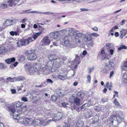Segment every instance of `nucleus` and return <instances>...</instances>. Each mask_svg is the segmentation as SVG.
<instances>
[{"label":"nucleus","mask_w":127,"mask_h":127,"mask_svg":"<svg viewBox=\"0 0 127 127\" xmlns=\"http://www.w3.org/2000/svg\"><path fill=\"white\" fill-rule=\"evenodd\" d=\"M22 105V102L20 101H16L13 103V105H9L8 106L9 111L10 112L11 118L13 119H17L19 117L20 114L15 109V107H19Z\"/></svg>","instance_id":"obj_1"},{"label":"nucleus","mask_w":127,"mask_h":127,"mask_svg":"<svg viewBox=\"0 0 127 127\" xmlns=\"http://www.w3.org/2000/svg\"><path fill=\"white\" fill-rule=\"evenodd\" d=\"M89 33L83 34L81 33H77L75 35V38L76 41L79 43L81 42L84 43L85 40H88L90 38Z\"/></svg>","instance_id":"obj_2"},{"label":"nucleus","mask_w":127,"mask_h":127,"mask_svg":"<svg viewBox=\"0 0 127 127\" xmlns=\"http://www.w3.org/2000/svg\"><path fill=\"white\" fill-rule=\"evenodd\" d=\"M35 51L34 50L26 51V53L29 54L27 57L28 60L31 61H33L35 60L37 58L36 55L33 53Z\"/></svg>","instance_id":"obj_3"},{"label":"nucleus","mask_w":127,"mask_h":127,"mask_svg":"<svg viewBox=\"0 0 127 127\" xmlns=\"http://www.w3.org/2000/svg\"><path fill=\"white\" fill-rule=\"evenodd\" d=\"M20 115L19 118L17 119H14L15 120H17V122L18 123L23 124L25 125H28L29 123L31 122L32 120V119L30 118H25L24 119L20 118Z\"/></svg>","instance_id":"obj_4"},{"label":"nucleus","mask_w":127,"mask_h":127,"mask_svg":"<svg viewBox=\"0 0 127 127\" xmlns=\"http://www.w3.org/2000/svg\"><path fill=\"white\" fill-rule=\"evenodd\" d=\"M63 117L62 113L58 112L56 114H54L53 115L52 117L53 118L52 119L53 121L57 122L60 120Z\"/></svg>","instance_id":"obj_5"},{"label":"nucleus","mask_w":127,"mask_h":127,"mask_svg":"<svg viewBox=\"0 0 127 127\" xmlns=\"http://www.w3.org/2000/svg\"><path fill=\"white\" fill-rule=\"evenodd\" d=\"M115 116H111L110 118L108 119L107 121V124H109L110 125H113V123H116V121L114 120L116 119Z\"/></svg>","instance_id":"obj_6"},{"label":"nucleus","mask_w":127,"mask_h":127,"mask_svg":"<svg viewBox=\"0 0 127 127\" xmlns=\"http://www.w3.org/2000/svg\"><path fill=\"white\" fill-rule=\"evenodd\" d=\"M75 59L72 62L73 63L74 62L73 64H74L75 65L74 67V69H75L77 67V65L79 64L80 62L79 61L80 60V58L79 55H75Z\"/></svg>","instance_id":"obj_7"},{"label":"nucleus","mask_w":127,"mask_h":127,"mask_svg":"<svg viewBox=\"0 0 127 127\" xmlns=\"http://www.w3.org/2000/svg\"><path fill=\"white\" fill-rule=\"evenodd\" d=\"M90 35V38L89 40H85L84 43H86L88 46H92L93 45V42L91 38L92 34L89 33Z\"/></svg>","instance_id":"obj_8"},{"label":"nucleus","mask_w":127,"mask_h":127,"mask_svg":"<svg viewBox=\"0 0 127 127\" xmlns=\"http://www.w3.org/2000/svg\"><path fill=\"white\" fill-rule=\"evenodd\" d=\"M60 34L58 33H57L52 32L50 33V35L51 37L54 40H56L57 41L60 39Z\"/></svg>","instance_id":"obj_9"},{"label":"nucleus","mask_w":127,"mask_h":127,"mask_svg":"<svg viewBox=\"0 0 127 127\" xmlns=\"http://www.w3.org/2000/svg\"><path fill=\"white\" fill-rule=\"evenodd\" d=\"M32 124L34 126L42 125V121L39 119H34L32 123Z\"/></svg>","instance_id":"obj_10"},{"label":"nucleus","mask_w":127,"mask_h":127,"mask_svg":"<svg viewBox=\"0 0 127 127\" xmlns=\"http://www.w3.org/2000/svg\"><path fill=\"white\" fill-rule=\"evenodd\" d=\"M42 65L40 64H34L33 69L36 72L40 71L41 69Z\"/></svg>","instance_id":"obj_11"},{"label":"nucleus","mask_w":127,"mask_h":127,"mask_svg":"<svg viewBox=\"0 0 127 127\" xmlns=\"http://www.w3.org/2000/svg\"><path fill=\"white\" fill-rule=\"evenodd\" d=\"M19 1V0H9L7 2V4L12 6L17 4Z\"/></svg>","instance_id":"obj_12"},{"label":"nucleus","mask_w":127,"mask_h":127,"mask_svg":"<svg viewBox=\"0 0 127 127\" xmlns=\"http://www.w3.org/2000/svg\"><path fill=\"white\" fill-rule=\"evenodd\" d=\"M68 35L71 36H72L74 35L75 33L76 32V30L73 28H70L66 30Z\"/></svg>","instance_id":"obj_13"},{"label":"nucleus","mask_w":127,"mask_h":127,"mask_svg":"<svg viewBox=\"0 0 127 127\" xmlns=\"http://www.w3.org/2000/svg\"><path fill=\"white\" fill-rule=\"evenodd\" d=\"M42 44L44 45H49L50 43V41L48 37H46L43 39L42 41Z\"/></svg>","instance_id":"obj_14"},{"label":"nucleus","mask_w":127,"mask_h":127,"mask_svg":"<svg viewBox=\"0 0 127 127\" xmlns=\"http://www.w3.org/2000/svg\"><path fill=\"white\" fill-rule=\"evenodd\" d=\"M116 119L114 120L116 121V123L117 122L118 123H119L122 121L124 120V117L123 115H119L116 116Z\"/></svg>","instance_id":"obj_15"},{"label":"nucleus","mask_w":127,"mask_h":127,"mask_svg":"<svg viewBox=\"0 0 127 127\" xmlns=\"http://www.w3.org/2000/svg\"><path fill=\"white\" fill-rule=\"evenodd\" d=\"M17 45L18 47H20L24 45H26L25 40L21 39L20 40L18 41L17 43Z\"/></svg>","instance_id":"obj_16"},{"label":"nucleus","mask_w":127,"mask_h":127,"mask_svg":"<svg viewBox=\"0 0 127 127\" xmlns=\"http://www.w3.org/2000/svg\"><path fill=\"white\" fill-rule=\"evenodd\" d=\"M54 64V62L52 61H49L47 64V67L49 68V69H53L54 70H56V68L55 69H53Z\"/></svg>","instance_id":"obj_17"},{"label":"nucleus","mask_w":127,"mask_h":127,"mask_svg":"<svg viewBox=\"0 0 127 127\" xmlns=\"http://www.w3.org/2000/svg\"><path fill=\"white\" fill-rule=\"evenodd\" d=\"M49 58L50 60L52 61L57 60L58 58V56L56 54H51L49 56Z\"/></svg>","instance_id":"obj_18"},{"label":"nucleus","mask_w":127,"mask_h":127,"mask_svg":"<svg viewBox=\"0 0 127 127\" xmlns=\"http://www.w3.org/2000/svg\"><path fill=\"white\" fill-rule=\"evenodd\" d=\"M32 99L34 101L38 103L40 102L41 97L38 96H33L32 97Z\"/></svg>","instance_id":"obj_19"},{"label":"nucleus","mask_w":127,"mask_h":127,"mask_svg":"<svg viewBox=\"0 0 127 127\" xmlns=\"http://www.w3.org/2000/svg\"><path fill=\"white\" fill-rule=\"evenodd\" d=\"M15 61V59L14 58H12L6 59L5 61L8 64H10L11 63Z\"/></svg>","instance_id":"obj_20"},{"label":"nucleus","mask_w":127,"mask_h":127,"mask_svg":"<svg viewBox=\"0 0 127 127\" xmlns=\"http://www.w3.org/2000/svg\"><path fill=\"white\" fill-rule=\"evenodd\" d=\"M28 10H26L25 11H23L22 12H21L20 14H25V13H39V11H28Z\"/></svg>","instance_id":"obj_21"},{"label":"nucleus","mask_w":127,"mask_h":127,"mask_svg":"<svg viewBox=\"0 0 127 127\" xmlns=\"http://www.w3.org/2000/svg\"><path fill=\"white\" fill-rule=\"evenodd\" d=\"M52 121H53V120H49L47 121H42V125L43 126H46L48 125Z\"/></svg>","instance_id":"obj_22"},{"label":"nucleus","mask_w":127,"mask_h":127,"mask_svg":"<svg viewBox=\"0 0 127 127\" xmlns=\"http://www.w3.org/2000/svg\"><path fill=\"white\" fill-rule=\"evenodd\" d=\"M111 67L109 65V64L107 63L106 64L104 67V70L105 71L106 73H107L111 70Z\"/></svg>","instance_id":"obj_23"},{"label":"nucleus","mask_w":127,"mask_h":127,"mask_svg":"<svg viewBox=\"0 0 127 127\" xmlns=\"http://www.w3.org/2000/svg\"><path fill=\"white\" fill-rule=\"evenodd\" d=\"M121 68L123 70L127 71V64L125 62L122 64Z\"/></svg>","instance_id":"obj_24"},{"label":"nucleus","mask_w":127,"mask_h":127,"mask_svg":"<svg viewBox=\"0 0 127 127\" xmlns=\"http://www.w3.org/2000/svg\"><path fill=\"white\" fill-rule=\"evenodd\" d=\"M34 40V39L33 37H31L28 39L25 40V44L26 45L28 44L30 42Z\"/></svg>","instance_id":"obj_25"},{"label":"nucleus","mask_w":127,"mask_h":127,"mask_svg":"<svg viewBox=\"0 0 127 127\" xmlns=\"http://www.w3.org/2000/svg\"><path fill=\"white\" fill-rule=\"evenodd\" d=\"M80 99L76 97L74 99V103L77 105H79L80 103Z\"/></svg>","instance_id":"obj_26"},{"label":"nucleus","mask_w":127,"mask_h":127,"mask_svg":"<svg viewBox=\"0 0 127 127\" xmlns=\"http://www.w3.org/2000/svg\"><path fill=\"white\" fill-rule=\"evenodd\" d=\"M14 20H10L9 19L7 20L5 22V24L7 26L11 25L13 24V22Z\"/></svg>","instance_id":"obj_27"},{"label":"nucleus","mask_w":127,"mask_h":127,"mask_svg":"<svg viewBox=\"0 0 127 127\" xmlns=\"http://www.w3.org/2000/svg\"><path fill=\"white\" fill-rule=\"evenodd\" d=\"M32 65L31 64L27 63L25 65L24 67L27 69L29 70L31 68Z\"/></svg>","instance_id":"obj_28"},{"label":"nucleus","mask_w":127,"mask_h":127,"mask_svg":"<svg viewBox=\"0 0 127 127\" xmlns=\"http://www.w3.org/2000/svg\"><path fill=\"white\" fill-rule=\"evenodd\" d=\"M56 92L57 94L60 96H63L64 95L63 91L62 90L58 89L56 91Z\"/></svg>","instance_id":"obj_29"},{"label":"nucleus","mask_w":127,"mask_h":127,"mask_svg":"<svg viewBox=\"0 0 127 127\" xmlns=\"http://www.w3.org/2000/svg\"><path fill=\"white\" fill-rule=\"evenodd\" d=\"M64 44L63 45L65 46L68 47L70 45V41L68 40H64Z\"/></svg>","instance_id":"obj_30"},{"label":"nucleus","mask_w":127,"mask_h":127,"mask_svg":"<svg viewBox=\"0 0 127 127\" xmlns=\"http://www.w3.org/2000/svg\"><path fill=\"white\" fill-rule=\"evenodd\" d=\"M14 79L15 80L17 81H22L25 79L24 77L22 76H19L17 78H14Z\"/></svg>","instance_id":"obj_31"},{"label":"nucleus","mask_w":127,"mask_h":127,"mask_svg":"<svg viewBox=\"0 0 127 127\" xmlns=\"http://www.w3.org/2000/svg\"><path fill=\"white\" fill-rule=\"evenodd\" d=\"M52 114H50V112L46 113L45 115L44 116V118H45V119H47L48 118H49L52 116Z\"/></svg>","instance_id":"obj_32"},{"label":"nucleus","mask_w":127,"mask_h":127,"mask_svg":"<svg viewBox=\"0 0 127 127\" xmlns=\"http://www.w3.org/2000/svg\"><path fill=\"white\" fill-rule=\"evenodd\" d=\"M6 48L4 47H0V54L4 53L5 51Z\"/></svg>","instance_id":"obj_33"},{"label":"nucleus","mask_w":127,"mask_h":127,"mask_svg":"<svg viewBox=\"0 0 127 127\" xmlns=\"http://www.w3.org/2000/svg\"><path fill=\"white\" fill-rule=\"evenodd\" d=\"M92 120H93V121L92 122V123L93 124H95L98 122L99 119L97 117H94L92 118Z\"/></svg>","instance_id":"obj_34"},{"label":"nucleus","mask_w":127,"mask_h":127,"mask_svg":"<svg viewBox=\"0 0 127 127\" xmlns=\"http://www.w3.org/2000/svg\"><path fill=\"white\" fill-rule=\"evenodd\" d=\"M77 125L78 127H82L83 125V122L81 121H79L77 122Z\"/></svg>","instance_id":"obj_35"},{"label":"nucleus","mask_w":127,"mask_h":127,"mask_svg":"<svg viewBox=\"0 0 127 127\" xmlns=\"http://www.w3.org/2000/svg\"><path fill=\"white\" fill-rule=\"evenodd\" d=\"M90 106V105L89 104L86 103L83 105L81 107V109H82L83 108H85L87 107H89Z\"/></svg>","instance_id":"obj_36"},{"label":"nucleus","mask_w":127,"mask_h":127,"mask_svg":"<svg viewBox=\"0 0 127 127\" xmlns=\"http://www.w3.org/2000/svg\"><path fill=\"white\" fill-rule=\"evenodd\" d=\"M39 14H43L45 15H48V14H53V13L52 12H41L39 11Z\"/></svg>","instance_id":"obj_37"},{"label":"nucleus","mask_w":127,"mask_h":127,"mask_svg":"<svg viewBox=\"0 0 127 127\" xmlns=\"http://www.w3.org/2000/svg\"><path fill=\"white\" fill-rule=\"evenodd\" d=\"M62 74L60 73V74L58 75V78L62 80H63L64 78L65 74Z\"/></svg>","instance_id":"obj_38"},{"label":"nucleus","mask_w":127,"mask_h":127,"mask_svg":"<svg viewBox=\"0 0 127 127\" xmlns=\"http://www.w3.org/2000/svg\"><path fill=\"white\" fill-rule=\"evenodd\" d=\"M123 49H127V47L125 45L122 46L118 48V50L119 51H121Z\"/></svg>","instance_id":"obj_39"},{"label":"nucleus","mask_w":127,"mask_h":127,"mask_svg":"<svg viewBox=\"0 0 127 127\" xmlns=\"http://www.w3.org/2000/svg\"><path fill=\"white\" fill-rule=\"evenodd\" d=\"M108 64H109V65L111 67H112L114 65L113 62L111 60H108Z\"/></svg>","instance_id":"obj_40"},{"label":"nucleus","mask_w":127,"mask_h":127,"mask_svg":"<svg viewBox=\"0 0 127 127\" xmlns=\"http://www.w3.org/2000/svg\"><path fill=\"white\" fill-rule=\"evenodd\" d=\"M87 79L86 80V82L87 83H90L91 80V77L90 75H88L87 76Z\"/></svg>","instance_id":"obj_41"},{"label":"nucleus","mask_w":127,"mask_h":127,"mask_svg":"<svg viewBox=\"0 0 127 127\" xmlns=\"http://www.w3.org/2000/svg\"><path fill=\"white\" fill-rule=\"evenodd\" d=\"M46 82L47 84H52L53 83V81L50 79H48L46 80Z\"/></svg>","instance_id":"obj_42"},{"label":"nucleus","mask_w":127,"mask_h":127,"mask_svg":"<svg viewBox=\"0 0 127 127\" xmlns=\"http://www.w3.org/2000/svg\"><path fill=\"white\" fill-rule=\"evenodd\" d=\"M94 109L96 111L98 112L101 110V108L100 107L96 106L95 107Z\"/></svg>","instance_id":"obj_43"},{"label":"nucleus","mask_w":127,"mask_h":127,"mask_svg":"<svg viewBox=\"0 0 127 127\" xmlns=\"http://www.w3.org/2000/svg\"><path fill=\"white\" fill-rule=\"evenodd\" d=\"M57 97L54 95H53L51 96V99L53 101L55 102L56 101L57 99Z\"/></svg>","instance_id":"obj_44"},{"label":"nucleus","mask_w":127,"mask_h":127,"mask_svg":"<svg viewBox=\"0 0 127 127\" xmlns=\"http://www.w3.org/2000/svg\"><path fill=\"white\" fill-rule=\"evenodd\" d=\"M6 66L4 64L0 63V69H3L6 68Z\"/></svg>","instance_id":"obj_45"},{"label":"nucleus","mask_w":127,"mask_h":127,"mask_svg":"<svg viewBox=\"0 0 127 127\" xmlns=\"http://www.w3.org/2000/svg\"><path fill=\"white\" fill-rule=\"evenodd\" d=\"M114 104L116 106H118L119 105V104L117 99L116 98L114 101Z\"/></svg>","instance_id":"obj_46"},{"label":"nucleus","mask_w":127,"mask_h":127,"mask_svg":"<svg viewBox=\"0 0 127 127\" xmlns=\"http://www.w3.org/2000/svg\"><path fill=\"white\" fill-rule=\"evenodd\" d=\"M66 71V69L64 68H62L61 70H59L61 74L65 73Z\"/></svg>","instance_id":"obj_47"},{"label":"nucleus","mask_w":127,"mask_h":127,"mask_svg":"<svg viewBox=\"0 0 127 127\" xmlns=\"http://www.w3.org/2000/svg\"><path fill=\"white\" fill-rule=\"evenodd\" d=\"M82 94L81 92H78L77 93V96L78 97H80L81 99H83V96H81L82 95Z\"/></svg>","instance_id":"obj_48"},{"label":"nucleus","mask_w":127,"mask_h":127,"mask_svg":"<svg viewBox=\"0 0 127 127\" xmlns=\"http://www.w3.org/2000/svg\"><path fill=\"white\" fill-rule=\"evenodd\" d=\"M42 67V68H41V69L40 71H46L47 70V68L45 66H44Z\"/></svg>","instance_id":"obj_49"},{"label":"nucleus","mask_w":127,"mask_h":127,"mask_svg":"<svg viewBox=\"0 0 127 127\" xmlns=\"http://www.w3.org/2000/svg\"><path fill=\"white\" fill-rule=\"evenodd\" d=\"M62 105L64 107H66L68 106L67 105H68V104L64 102L62 103Z\"/></svg>","instance_id":"obj_50"},{"label":"nucleus","mask_w":127,"mask_h":127,"mask_svg":"<svg viewBox=\"0 0 127 127\" xmlns=\"http://www.w3.org/2000/svg\"><path fill=\"white\" fill-rule=\"evenodd\" d=\"M108 100V99L106 98H103L101 101L102 102L104 103L106 102H107Z\"/></svg>","instance_id":"obj_51"},{"label":"nucleus","mask_w":127,"mask_h":127,"mask_svg":"<svg viewBox=\"0 0 127 127\" xmlns=\"http://www.w3.org/2000/svg\"><path fill=\"white\" fill-rule=\"evenodd\" d=\"M106 46L107 47L111 48L113 46V44L111 43H108L106 44Z\"/></svg>","instance_id":"obj_52"},{"label":"nucleus","mask_w":127,"mask_h":127,"mask_svg":"<svg viewBox=\"0 0 127 127\" xmlns=\"http://www.w3.org/2000/svg\"><path fill=\"white\" fill-rule=\"evenodd\" d=\"M21 99L22 100V101H23L24 102H26V101H28V99H27V98L26 97H22L21 98Z\"/></svg>","instance_id":"obj_53"},{"label":"nucleus","mask_w":127,"mask_h":127,"mask_svg":"<svg viewBox=\"0 0 127 127\" xmlns=\"http://www.w3.org/2000/svg\"><path fill=\"white\" fill-rule=\"evenodd\" d=\"M94 69V67H92L91 68H90L89 69V73H90L93 71Z\"/></svg>","instance_id":"obj_54"},{"label":"nucleus","mask_w":127,"mask_h":127,"mask_svg":"<svg viewBox=\"0 0 127 127\" xmlns=\"http://www.w3.org/2000/svg\"><path fill=\"white\" fill-rule=\"evenodd\" d=\"M5 102V99L2 98H0V103H2Z\"/></svg>","instance_id":"obj_55"},{"label":"nucleus","mask_w":127,"mask_h":127,"mask_svg":"<svg viewBox=\"0 0 127 127\" xmlns=\"http://www.w3.org/2000/svg\"><path fill=\"white\" fill-rule=\"evenodd\" d=\"M57 42V41H56L55 42V41H53L52 42V43L54 46H57L58 45Z\"/></svg>","instance_id":"obj_56"},{"label":"nucleus","mask_w":127,"mask_h":127,"mask_svg":"<svg viewBox=\"0 0 127 127\" xmlns=\"http://www.w3.org/2000/svg\"><path fill=\"white\" fill-rule=\"evenodd\" d=\"M92 35L95 37H97L99 36V35L96 33H92Z\"/></svg>","instance_id":"obj_57"},{"label":"nucleus","mask_w":127,"mask_h":127,"mask_svg":"<svg viewBox=\"0 0 127 127\" xmlns=\"http://www.w3.org/2000/svg\"><path fill=\"white\" fill-rule=\"evenodd\" d=\"M124 78L127 80V73L126 72L124 74Z\"/></svg>","instance_id":"obj_58"},{"label":"nucleus","mask_w":127,"mask_h":127,"mask_svg":"<svg viewBox=\"0 0 127 127\" xmlns=\"http://www.w3.org/2000/svg\"><path fill=\"white\" fill-rule=\"evenodd\" d=\"M7 6V4H3L1 5V6L3 8L6 7Z\"/></svg>","instance_id":"obj_59"},{"label":"nucleus","mask_w":127,"mask_h":127,"mask_svg":"<svg viewBox=\"0 0 127 127\" xmlns=\"http://www.w3.org/2000/svg\"><path fill=\"white\" fill-rule=\"evenodd\" d=\"M92 29L94 31H98V28L96 27H95L94 28H92Z\"/></svg>","instance_id":"obj_60"},{"label":"nucleus","mask_w":127,"mask_h":127,"mask_svg":"<svg viewBox=\"0 0 127 127\" xmlns=\"http://www.w3.org/2000/svg\"><path fill=\"white\" fill-rule=\"evenodd\" d=\"M64 127H70L69 125H68L66 123H65L64 125Z\"/></svg>","instance_id":"obj_61"},{"label":"nucleus","mask_w":127,"mask_h":127,"mask_svg":"<svg viewBox=\"0 0 127 127\" xmlns=\"http://www.w3.org/2000/svg\"><path fill=\"white\" fill-rule=\"evenodd\" d=\"M81 11H87L88 10V9L86 8H81Z\"/></svg>","instance_id":"obj_62"},{"label":"nucleus","mask_w":127,"mask_h":127,"mask_svg":"<svg viewBox=\"0 0 127 127\" xmlns=\"http://www.w3.org/2000/svg\"><path fill=\"white\" fill-rule=\"evenodd\" d=\"M10 90L12 94H15L16 93V90L15 89H11Z\"/></svg>","instance_id":"obj_63"},{"label":"nucleus","mask_w":127,"mask_h":127,"mask_svg":"<svg viewBox=\"0 0 127 127\" xmlns=\"http://www.w3.org/2000/svg\"><path fill=\"white\" fill-rule=\"evenodd\" d=\"M87 54V52L86 51L84 50L83 52V55H85Z\"/></svg>","instance_id":"obj_64"}]
</instances>
